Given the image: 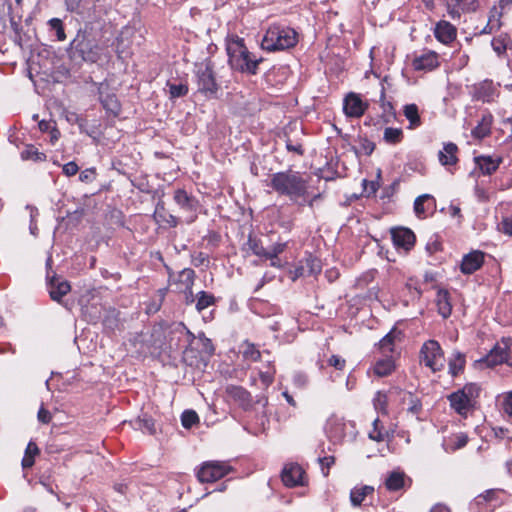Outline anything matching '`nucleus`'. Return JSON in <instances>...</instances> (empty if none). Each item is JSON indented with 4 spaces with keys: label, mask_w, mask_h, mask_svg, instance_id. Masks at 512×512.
I'll use <instances>...</instances> for the list:
<instances>
[{
    "label": "nucleus",
    "mask_w": 512,
    "mask_h": 512,
    "mask_svg": "<svg viewBox=\"0 0 512 512\" xmlns=\"http://www.w3.org/2000/svg\"><path fill=\"white\" fill-rule=\"evenodd\" d=\"M269 186L279 195L296 202L307 194V181L299 172L288 170L271 175Z\"/></svg>",
    "instance_id": "f257e3e1"
},
{
    "label": "nucleus",
    "mask_w": 512,
    "mask_h": 512,
    "mask_svg": "<svg viewBox=\"0 0 512 512\" xmlns=\"http://www.w3.org/2000/svg\"><path fill=\"white\" fill-rule=\"evenodd\" d=\"M104 48L105 45L92 33L79 30L70 44L69 55L73 60L95 63L100 59Z\"/></svg>",
    "instance_id": "f03ea898"
},
{
    "label": "nucleus",
    "mask_w": 512,
    "mask_h": 512,
    "mask_svg": "<svg viewBox=\"0 0 512 512\" xmlns=\"http://www.w3.org/2000/svg\"><path fill=\"white\" fill-rule=\"evenodd\" d=\"M227 53L231 68L242 73L255 75L262 62L261 57H256L247 49L241 38H236L228 44Z\"/></svg>",
    "instance_id": "7ed1b4c3"
},
{
    "label": "nucleus",
    "mask_w": 512,
    "mask_h": 512,
    "mask_svg": "<svg viewBox=\"0 0 512 512\" xmlns=\"http://www.w3.org/2000/svg\"><path fill=\"white\" fill-rule=\"evenodd\" d=\"M297 42L298 36L294 29L282 25H271L261 41V47L273 52L292 48Z\"/></svg>",
    "instance_id": "20e7f679"
},
{
    "label": "nucleus",
    "mask_w": 512,
    "mask_h": 512,
    "mask_svg": "<svg viewBox=\"0 0 512 512\" xmlns=\"http://www.w3.org/2000/svg\"><path fill=\"white\" fill-rule=\"evenodd\" d=\"M480 393V388L477 384H466L462 389L453 392L448 396L451 408L460 416L466 418L473 410L476 399Z\"/></svg>",
    "instance_id": "39448f33"
},
{
    "label": "nucleus",
    "mask_w": 512,
    "mask_h": 512,
    "mask_svg": "<svg viewBox=\"0 0 512 512\" xmlns=\"http://www.w3.org/2000/svg\"><path fill=\"white\" fill-rule=\"evenodd\" d=\"M196 77L198 92L207 98L215 97L219 85L216 82L213 65L210 61L206 60L196 65Z\"/></svg>",
    "instance_id": "423d86ee"
},
{
    "label": "nucleus",
    "mask_w": 512,
    "mask_h": 512,
    "mask_svg": "<svg viewBox=\"0 0 512 512\" xmlns=\"http://www.w3.org/2000/svg\"><path fill=\"white\" fill-rule=\"evenodd\" d=\"M420 361L433 372L442 370L445 357L440 344L435 340L426 341L420 351Z\"/></svg>",
    "instance_id": "0eeeda50"
},
{
    "label": "nucleus",
    "mask_w": 512,
    "mask_h": 512,
    "mask_svg": "<svg viewBox=\"0 0 512 512\" xmlns=\"http://www.w3.org/2000/svg\"><path fill=\"white\" fill-rule=\"evenodd\" d=\"M232 467L224 461H206L202 463L196 475L201 483H213L225 477Z\"/></svg>",
    "instance_id": "6e6552de"
},
{
    "label": "nucleus",
    "mask_w": 512,
    "mask_h": 512,
    "mask_svg": "<svg viewBox=\"0 0 512 512\" xmlns=\"http://www.w3.org/2000/svg\"><path fill=\"white\" fill-rule=\"evenodd\" d=\"M326 433L333 443H340L347 435L355 434V426L350 421H345L343 418L332 416L327 421Z\"/></svg>",
    "instance_id": "1a4fd4ad"
},
{
    "label": "nucleus",
    "mask_w": 512,
    "mask_h": 512,
    "mask_svg": "<svg viewBox=\"0 0 512 512\" xmlns=\"http://www.w3.org/2000/svg\"><path fill=\"white\" fill-rule=\"evenodd\" d=\"M488 366L506 363L512 367V339L503 338L498 342L486 357Z\"/></svg>",
    "instance_id": "9d476101"
},
{
    "label": "nucleus",
    "mask_w": 512,
    "mask_h": 512,
    "mask_svg": "<svg viewBox=\"0 0 512 512\" xmlns=\"http://www.w3.org/2000/svg\"><path fill=\"white\" fill-rule=\"evenodd\" d=\"M448 15L452 19H459L462 13L475 12L479 7V0H444Z\"/></svg>",
    "instance_id": "9b49d317"
},
{
    "label": "nucleus",
    "mask_w": 512,
    "mask_h": 512,
    "mask_svg": "<svg viewBox=\"0 0 512 512\" xmlns=\"http://www.w3.org/2000/svg\"><path fill=\"white\" fill-rule=\"evenodd\" d=\"M367 108L368 104L363 102L356 93L351 92L344 99L343 111L348 117L359 118Z\"/></svg>",
    "instance_id": "f8f14e48"
},
{
    "label": "nucleus",
    "mask_w": 512,
    "mask_h": 512,
    "mask_svg": "<svg viewBox=\"0 0 512 512\" xmlns=\"http://www.w3.org/2000/svg\"><path fill=\"white\" fill-rule=\"evenodd\" d=\"M281 478L287 487L303 485L304 470L298 464H287L282 470Z\"/></svg>",
    "instance_id": "ddd939ff"
},
{
    "label": "nucleus",
    "mask_w": 512,
    "mask_h": 512,
    "mask_svg": "<svg viewBox=\"0 0 512 512\" xmlns=\"http://www.w3.org/2000/svg\"><path fill=\"white\" fill-rule=\"evenodd\" d=\"M392 241L397 248L409 250L414 246L415 235L408 228H394L391 230Z\"/></svg>",
    "instance_id": "4468645a"
},
{
    "label": "nucleus",
    "mask_w": 512,
    "mask_h": 512,
    "mask_svg": "<svg viewBox=\"0 0 512 512\" xmlns=\"http://www.w3.org/2000/svg\"><path fill=\"white\" fill-rule=\"evenodd\" d=\"M434 35L443 44H449L456 39L457 29L450 22L440 20L434 29Z\"/></svg>",
    "instance_id": "2eb2a0df"
},
{
    "label": "nucleus",
    "mask_w": 512,
    "mask_h": 512,
    "mask_svg": "<svg viewBox=\"0 0 512 512\" xmlns=\"http://www.w3.org/2000/svg\"><path fill=\"white\" fill-rule=\"evenodd\" d=\"M227 395L241 408L247 410L252 406L251 394L241 386L230 385L226 388Z\"/></svg>",
    "instance_id": "dca6fc26"
},
{
    "label": "nucleus",
    "mask_w": 512,
    "mask_h": 512,
    "mask_svg": "<svg viewBox=\"0 0 512 512\" xmlns=\"http://www.w3.org/2000/svg\"><path fill=\"white\" fill-rule=\"evenodd\" d=\"M438 65V55L433 51H429L416 57L412 62V66L416 71H431L438 67Z\"/></svg>",
    "instance_id": "f3484780"
},
{
    "label": "nucleus",
    "mask_w": 512,
    "mask_h": 512,
    "mask_svg": "<svg viewBox=\"0 0 512 512\" xmlns=\"http://www.w3.org/2000/svg\"><path fill=\"white\" fill-rule=\"evenodd\" d=\"M484 260V254L480 251H473L463 257L460 269L464 274H472L478 270Z\"/></svg>",
    "instance_id": "a211bd4d"
},
{
    "label": "nucleus",
    "mask_w": 512,
    "mask_h": 512,
    "mask_svg": "<svg viewBox=\"0 0 512 512\" xmlns=\"http://www.w3.org/2000/svg\"><path fill=\"white\" fill-rule=\"evenodd\" d=\"M71 289L70 284L65 280L53 277L48 282V290L52 300L60 302Z\"/></svg>",
    "instance_id": "6ab92c4d"
},
{
    "label": "nucleus",
    "mask_w": 512,
    "mask_h": 512,
    "mask_svg": "<svg viewBox=\"0 0 512 512\" xmlns=\"http://www.w3.org/2000/svg\"><path fill=\"white\" fill-rule=\"evenodd\" d=\"M504 491L501 489H490L476 497L478 505L489 504L492 507L499 506L503 503Z\"/></svg>",
    "instance_id": "aec40b11"
},
{
    "label": "nucleus",
    "mask_w": 512,
    "mask_h": 512,
    "mask_svg": "<svg viewBox=\"0 0 512 512\" xmlns=\"http://www.w3.org/2000/svg\"><path fill=\"white\" fill-rule=\"evenodd\" d=\"M457 152L458 147L456 144L452 142L444 144L443 149L438 153L439 162L443 166L455 165L458 161Z\"/></svg>",
    "instance_id": "412c9836"
},
{
    "label": "nucleus",
    "mask_w": 512,
    "mask_h": 512,
    "mask_svg": "<svg viewBox=\"0 0 512 512\" xmlns=\"http://www.w3.org/2000/svg\"><path fill=\"white\" fill-rule=\"evenodd\" d=\"M401 331L392 329L379 342V349L383 355H392L395 348V342L401 340Z\"/></svg>",
    "instance_id": "4be33fe9"
},
{
    "label": "nucleus",
    "mask_w": 512,
    "mask_h": 512,
    "mask_svg": "<svg viewBox=\"0 0 512 512\" xmlns=\"http://www.w3.org/2000/svg\"><path fill=\"white\" fill-rule=\"evenodd\" d=\"M174 201L184 211H195L197 209V201L190 196L185 190L177 189L174 192Z\"/></svg>",
    "instance_id": "5701e85b"
},
{
    "label": "nucleus",
    "mask_w": 512,
    "mask_h": 512,
    "mask_svg": "<svg viewBox=\"0 0 512 512\" xmlns=\"http://www.w3.org/2000/svg\"><path fill=\"white\" fill-rule=\"evenodd\" d=\"M383 358L378 359L374 366L373 371L379 377L390 375L395 369V362L392 355H383Z\"/></svg>",
    "instance_id": "b1692460"
},
{
    "label": "nucleus",
    "mask_w": 512,
    "mask_h": 512,
    "mask_svg": "<svg viewBox=\"0 0 512 512\" xmlns=\"http://www.w3.org/2000/svg\"><path fill=\"white\" fill-rule=\"evenodd\" d=\"M195 280V272L190 268H185L179 272L174 284L177 286L179 292L192 289Z\"/></svg>",
    "instance_id": "393cba45"
},
{
    "label": "nucleus",
    "mask_w": 512,
    "mask_h": 512,
    "mask_svg": "<svg viewBox=\"0 0 512 512\" xmlns=\"http://www.w3.org/2000/svg\"><path fill=\"white\" fill-rule=\"evenodd\" d=\"M501 162V159H495L491 156H478L475 157V163L485 175L494 173Z\"/></svg>",
    "instance_id": "a878e982"
},
{
    "label": "nucleus",
    "mask_w": 512,
    "mask_h": 512,
    "mask_svg": "<svg viewBox=\"0 0 512 512\" xmlns=\"http://www.w3.org/2000/svg\"><path fill=\"white\" fill-rule=\"evenodd\" d=\"M495 91L496 90L494 84L490 80H485L475 87V95L477 99L483 102L492 101L495 95Z\"/></svg>",
    "instance_id": "bb28decb"
},
{
    "label": "nucleus",
    "mask_w": 512,
    "mask_h": 512,
    "mask_svg": "<svg viewBox=\"0 0 512 512\" xmlns=\"http://www.w3.org/2000/svg\"><path fill=\"white\" fill-rule=\"evenodd\" d=\"M435 205L434 198L429 194L418 196L414 202V212L419 218H425L430 206Z\"/></svg>",
    "instance_id": "cd10ccee"
},
{
    "label": "nucleus",
    "mask_w": 512,
    "mask_h": 512,
    "mask_svg": "<svg viewBox=\"0 0 512 512\" xmlns=\"http://www.w3.org/2000/svg\"><path fill=\"white\" fill-rule=\"evenodd\" d=\"M436 304L438 307V312L443 318H448L451 315L452 305L447 290H438L436 296Z\"/></svg>",
    "instance_id": "c85d7f7f"
},
{
    "label": "nucleus",
    "mask_w": 512,
    "mask_h": 512,
    "mask_svg": "<svg viewBox=\"0 0 512 512\" xmlns=\"http://www.w3.org/2000/svg\"><path fill=\"white\" fill-rule=\"evenodd\" d=\"M374 492V487L369 485L356 486L350 492V501L353 506H360L365 498Z\"/></svg>",
    "instance_id": "c756f323"
},
{
    "label": "nucleus",
    "mask_w": 512,
    "mask_h": 512,
    "mask_svg": "<svg viewBox=\"0 0 512 512\" xmlns=\"http://www.w3.org/2000/svg\"><path fill=\"white\" fill-rule=\"evenodd\" d=\"M385 486L389 491H398L405 486V474L401 471H392L388 474Z\"/></svg>",
    "instance_id": "7c9ffc66"
},
{
    "label": "nucleus",
    "mask_w": 512,
    "mask_h": 512,
    "mask_svg": "<svg viewBox=\"0 0 512 512\" xmlns=\"http://www.w3.org/2000/svg\"><path fill=\"white\" fill-rule=\"evenodd\" d=\"M492 116L490 114L483 115L478 125L472 130L474 138L483 139L488 136L491 131Z\"/></svg>",
    "instance_id": "2f4dec72"
},
{
    "label": "nucleus",
    "mask_w": 512,
    "mask_h": 512,
    "mask_svg": "<svg viewBox=\"0 0 512 512\" xmlns=\"http://www.w3.org/2000/svg\"><path fill=\"white\" fill-rule=\"evenodd\" d=\"M403 114L409 121V129H415L421 125V118L416 104H407L403 108Z\"/></svg>",
    "instance_id": "473e14b6"
},
{
    "label": "nucleus",
    "mask_w": 512,
    "mask_h": 512,
    "mask_svg": "<svg viewBox=\"0 0 512 512\" xmlns=\"http://www.w3.org/2000/svg\"><path fill=\"white\" fill-rule=\"evenodd\" d=\"M21 159L24 161L32 160L34 162H43L46 160V155L40 152L34 145L27 144L21 151Z\"/></svg>",
    "instance_id": "72a5a7b5"
},
{
    "label": "nucleus",
    "mask_w": 512,
    "mask_h": 512,
    "mask_svg": "<svg viewBox=\"0 0 512 512\" xmlns=\"http://www.w3.org/2000/svg\"><path fill=\"white\" fill-rule=\"evenodd\" d=\"M510 44L511 39L509 35L506 33L499 34L498 36L494 37L491 41V46L498 56L503 55Z\"/></svg>",
    "instance_id": "f704fd0d"
},
{
    "label": "nucleus",
    "mask_w": 512,
    "mask_h": 512,
    "mask_svg": "<svg viewBox=\"0 0 512 512\" xmlns=\"http://www.w3.org/2000/svg\"><path fill=\"white\" fill-rule=\"evenodd\" d=\"M39 454V448L33 441H30L26 447L24 457L22 459L23 469L31 468L34 465L35 457Z\"/></svg>",
    "instance_id": "c9c22d12"
},
{
    "label": "nucleus",
    "mask_w": 512,
    "mask_h": 512,
    "mask_svg": "<svg viewBox=\"0 0 512 512\" xmlns=\"http://www.w3.org/2000/svg\"><path fill=\"white\" fill-rule=\"evenodd\" d=\"M135 427L150 435L156 433L155 422L147 414L138 417V419L135 421Z\"/></svg>",
    "instance_id": "e433bc0d"
},
{
    "label": "nucleus",
    "mask_w": 512,
    "mask_h": 512,
    "mask_svg": "<svg viewBox=\"0 0 512 512\" xmlns=\"http://www.w3.org/2000/svg\"><path fill=\"white\" fill-rule=\"evenodd\" d=\"M215 303V297L208 292L201 291L196 295V309L201 312Z\"/></svg>",
    "instance_id": "4c0bfd02"
},
{
    "label": "nucleus",
    "mask_w": 512,
    "mask_h": 512,
    "mask_svg": "<svg viewBox=\"0 0 512 512\" xmlns=\"http://www.w3.org/2000/svg\"><path fill=\"white\" fill-rule=\"evenodd\" d=\"M383 139L388 144H397L403 139V131L400 128L387 127L384 130Z\"/></svg>",
    "instance_id": "58836bf2"
},
{
    "label": "nucleus",
    "mask_w": 512,
    "mask_h": 512,
    "mask_svg": "<svg viewBox=\"0 0 512 512\" xmlns=\"http://www.w3.org/2000/svg\"><path fill=\"white\" fill-rule=\"evenodd\" d=\"M465 365V357L460 352L453 354V358L449 360V371L453 376H456Z\"/></svg>",
    "instance_id": "ea45409f"
},
{
    "label": "nucleus",
    "mask_w": 512,
    "mask_h": 512,
    "mask_svg": "<svg viewBox=\"0 0 512 512\" xmlns=\"http://www.w3.org/2000/svg\"><path fill=\"white\" fill-rule=\"evenodd\" d=\"M285 244L276 243L266 249L265 259L271 260V266H278V255L284 251Z\"/></svg>",
    "instance_id": "a19ab883"
},
{
    "label": "nucleus",
    "mask_w": 512,
    "mask_h": 512,
    "mask_svg": "<svg viewBox=\"0 0 512 512\" xmlns=\"http://www.w3.org/2000/svg\"><path fill=\"white\" fill-rule=\"evenodd\" d=\"M369 438L377 442H382L389 438V433L383 431L378 418L373 421V429L369 432Z\"/></svg>",
    "instance_id": "79ce46f5"
},
{
    "label": "nucleus",
    "mask_w": 512,
    "mask_h": 512,
    "mask_svg": "<svg viewBox=\"0 0 512 512\" xmlns=\"http://www.w3.org/2000/svg\"><path fill=\"white\" fill-rule=\"evenodd\" d=\"M171 99L183 97L188 93V86L185 83L167 82Z\"/></svg>",
    "instance_id": "37998d69"
},
{
    "label": "nucleus",
    "mask_w": 512,
    "mask_h": 512,
    "mask_svg": "<svg viewBox=\"0 0 512 512\" xmlns=\"http://www.w3.org/2000/svg\"><path fill=\"white\" fill-rule=\"evenodd\" d=\"M248 249L256 256L265 258L266 248L263 247L261 241L256 237L249 236L247 240Z\"/></svg>",
    "instance_id": "c03bdc74"
},
{
    "label": "nucleus",
    "mask_w": 512,
    "mask_h": 512,
    "mask_svg": "<svg viewBox=\"0 0 512 512\" xmlns=\"http://www.w3.org/2000/svg\"><path fill=\"white\" fill-rule=\"evenodd\" d=\"M243 357L247 360L251 361H257L260 359L261 353L260 351L255 347L254 344L246 342L243 345Z\"/></svg>",
    "instance_id": "a18cd8bd"
},
{
    "label": "nucleus",
    "mask_w": 512,
    "mask_h": 512,
    "mask_svg": "<svg viewBox=\"0 0 512 512\" xmlns=\"http://www.w3.org/2000/svg\"><path fill=\"white\" fill-rule=\"evenodd\" d=\"M199 422L197 413L193 410H186L182 413L181 423L183 427L189 429Z\"/></svg>",
    "instance_id": "49530a36"
},
{
    "label": "nucleus",
    "mask_w": 512,
    "mask_h": 512,
    "mask_svg": "<svg viewBox=\"0 0 512 512\" xmlns=\"http://www.w3.org/2000/svg\"><path fill=\"white\" fill-rule=\"evenodd\" d=\"M49 25L51 30L55 32L58 41H64L66 39L63 23L59 18H52L49 20Z\"/></svg>",
    "instance_id": "de8ad7c7"
},
{
    "label": "nucleus",
    "mask_w": 512,
    "mask_h": 512,
    "mask_svg": "<svg viewBox=\"0 0 512 512\" xmlns=\"http://www.w3.org/2000/svg\"><path fill=\"white\" fill-rule=\"evenodd\" d=\"M503 12L504 11L501 10L500 8H498L497 6H493L489 12V17H488L489 24L500 29L502 26L501 18H502Z\"/></svg>",
    "instance_id": "09e8293b"
},
{
    "label": "nucleus",
    "mask_w": 512,
    "mask_h": 512,
    "mask_svg": "<svg viewBox=\"0 0 512 512\" xmlns=\"http://www.w3.org/2000/svg\"><path fill=\"white\" fill-rule=\"evenodd\" d=\"M374 407L377 411L386 413L387 408V395L378 391L373 399Z\"/></svg>",
    "instance_id": "8fccbe9b"
},
{
    "label": "nucleus",
    "mask_w": 512,
    "mask_h": 512,
    "mask_svg": "<svg viewBox=\"0 0 512 512\" xmlns=\"http://www.w3.org/2000/svg\"><path fill=\"white\" fill-rule=\"evenodd\" d=\"M501 407L505 414L512 417V390L501 396Z\"/></svg>",
    "instance_id": "3c124183"
},
{
    "label": "nucleus",
    "mask_w": 512,
    "mask_h": 512,
    "mask_svg": "<svg viewBox=\"0 0 512 512\" xmlns=\"http://www.w3.org/2000/svg\"><path fill=\"white\" fill-rule=\"evenodd\" d=\"M102 103L106 110L112 112L115 115L119 113L120 106L117 99L114 96H107V98L104 99Z\"/></svg>",
    "instance_id": "603ef678"
},
{
    "label": "nucleus",
    "mask_w": 512,
    "mask_h": 512,
    "mask_svg": "<svg viewBox=\"0 0 512 512\" xmlns=\"http://www.w3.org/2000/svg\"><path fill=\"white\" fill-rule=\"evenodd\" d=\"M358 149L361 153H363L365 155H370L373 153V151L375 149V144H374V142L370 141L367 138H362V139H360Z\"/></svg>",
    "instance_id": "864d4df0"
},
{
    "label": "nucleus",
    "mask_w": 512,
    "mask_h": 512,
    "mask_svg": "<svg viewBox=\"0 0 512 512\" xmlns=\"http://www.w3.org/2000/svg\"><path fill=\"white\" fill-rule=\"evenodd\" d=\"M274 373L275 371L273 368H268L266 371L259 372L260 379L265 387H268L272 384L274 380Z\"/></svg>",
    "instance_id": "5fc2aeb1"
},
{
    "label": "nucleus",
    "mask_w": 512,
    "mask_h": 512,
    "mask_svg": "<svg viewBox=\"0 0 512 512\" xmlns=\"http://www.w3.org/2000/svg\"><path fill=\"white\" fill-rule=\"evenodd\" d=\"M95 178H96L95 168L85 169L79 175L80 181L84 182V183H91L95 180Z\"/></svg>",
    "instance_id": "6e6d98bb"
},
{
    "label": "nucleus",
    "mask_w": 512,
    "mask_h": 512,
    "mask_svg": "<svg viewBox=\"0 0 512 512\" xmlns=\"http://www.w3.org/2000/svg\"><path fill=\"white\" fill-rule=\"evenodd\" d=\"M319 462L324 476H327L330 467L335 463V458L334 456L319 457Z\"/></svg>",
    "instance_id": "4d7b16f0"
},
{
    "label": "nucleus",
    "mask_w": 512,
    "mask_h": 512,
    "mask_svg": "<svg viewBox=\"0 0 512 512\" xmlns=\"http://www.w3.org/2000/svg\"><path fill=\"white\" fill-rule=\"evenodd\" d=\"M498 227L504 234L512 236V217H504Z\"/></svg>",
    "instance_id": "13d9d810"
},
{
    "label": "nucleus",
    "mask_w": 512,
    "mask_h": 512,
    "mask_svg": "<svg viewBox=\"0 0 512 512\" xmlns=\"http://www.w3.org/2000/svg\"><path fill=\"white\" fill-rule=\"evenodd\" d=\"M328 364L330 366H333L337 370H343L345 367L346 361H345V359L341 358L338 355H332L328 359Z\"/></svg>",
    "instance_id": "bf43d9fd"
},
{
    "label": "nucleus",
    "mask_w": 512,
    "mask_h": 512,
    "mask_svg": "<svg viewBox=\"0 0 512 512\" xmlns=\"http://www.w3.org/2000/svg\"><path fill=\"white\" fill-rule=\"evenodd\" d=\"M78 170H79V167L74 161L68 162V163L64 164L62 167L63 173L68 177L76 175Z\"/></svg>",
    "instance_id": "052dcab7"
},
{
    "label": "nucleus",
    "mask_w": 512,
    "mask_h": 512,
    "mask_svg": "<svg viewBox=\"0 0 512 512\" xmlns=\"http://www.w3.org/2000/svg\"><path fill=\"white\" fill-rule=\"evenodd\" d=\"M37 417L38 420L44 424H48L52 419L51 413L43 406L39 409Z\"/></svg>",
    "instance_id": "680f3d73"
},
{
    "label": "nucleus",
    "mask_w": 512,
    "mask_h": 512,
    "mask_svg": "<svg viewBox=\"0 0 512 512\" xmlns=\"http://www.w3.org/2000/svg\"><path fill=\"white\" fill-rule=\"evenodd\" d=\"M467 442H468L467 436L464 434H459L456 436L455 448L460 449V448L464 447L467 444Z\"/></svg>",
    "instance_id": "e2e57ef3"
},
{
    "label": "nucleus",
    "mask_w": 512,
    "mask_h": 512,
    "mask_svg": "<svg viewBox=\"0 0 512 512\" xmlns=\"http://www.w3.org/2000/svg\"><path fill=\"white\" fill-rule=\"evenodd\" d=\"M179 332L184 336L187 342L194 340V335L185 326L182 325Z\"/></svg>",
    "instance_id": "0e129e2a"
},
{
    "label": "nucleus",
    "mask_w": 512,
    "mask_h": 512,
    "mask_svg": "<svg viewBox=\"0 0 512 512\" xmlns=\"http://www.w3.org/2000/svg\"><path fill=\"white\" fill-rule=\"evenodd\" d=\"M501 10H510L512 9V0H499V5L497 6Z\"/></svg>",
    "instance_id": "69168bd1"
},
{
    "label": "nucleus",
    "mask_w": 512,
    "mask_h": 512,
    "mask_svg": "<svg viewBox=\"0 0 512 512\" xmlns=\"http://www.w3.org/2000/svg\"><path fill=\"white\" fill-rule=\"evenodd\" d=\"M38 126H39V130L42 132H47L49 130L51 131V129L53 128L51 126V122L45 121V120L40 121Z\"/></svg>",
    "instance_id": "338daca9"
},
{
    "label": "nucleus",
    "mask_w": 512,
    "mask_h": 512,
    "mask_svg": "<svg viewBox=\"0 0 512 512\" xmlns=\"http://www.w3.org/2000/svg\"><path fill=\"white\" fill-rule=\"evenodd\" d=\"M430 512H450V510L444 505H435Z\"/></svg>",
    "instance_id": "774afa93"
}]
</instances>
